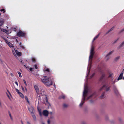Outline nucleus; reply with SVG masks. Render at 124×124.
<instances>
[{
  "mask_svg": "<svg viewBox=\"0 0 124 124\" xmlns=\"http://www.w3.org/2000/svg\"><path fill=\"white\" fill-rule=\"evenodd\" d=\"M123 73L122 72L121 73L119 77L117 79L118 80H119L120 79H122L123 75Z\"/></svg>",
  "mask_w": 124,
  "mask_h": 124,
  "instance_id": "obj_11",
  "label": "nucleus"
},
{
  "mask_svg": "<svg viewBox=\"0 0 124 124\" xmlns=\"http://www.w3.org/2000/svg\"><path fill=\"white\" fill-rule=\"evenodd\" d=\"M124 71V69L123 70Z\"/></svg>",
  "mask_w": 124,
  "mask_h": 124,
  "instance_id": "obj_56",
  "label": "nucleus"
},
{
  "mask_svg": "<svg viewBox=\"0 0 124 124\" xmlns=\"http://www.w3.org/2000/svg\"><path fill=\"white\" fill-rule=\"evenodd\" d=\"M17 72L19 75V76L20 77H21V78L22 77V75L21 74V73L20 72H19V71H18Z\"/></svg>",
  "mask_w": 124,
  "mask_h": 124,
  "instance_id": "obj_18",
  "label": "nucleus"
},
{
  "mask_svg": "<svg viewBox=\"0 0 124 124\" xmlns=\"http://www.w3.org/2000/svg\"><path fill=\"white\" fill-rule=\"evenodd\" d=\"M123 73L122 72L121 73L119 77L117 79L118 80H119L120 79H122L123 75Z\"/></svg>",
  "mask_w": 124,
  "mask_h": 124,
  "instance_id": "obj_10",
  "label": "nucleus"
},
{
  "mask_svg": "<svg viewBox=\"0 0 124 124\" xmlns=\"http://www.w3.org/2000/svg\"><path fill=\"white\" fill-rule=\"evenodd\" d=\"M102 88H101V89H100V90H101V89H102Z\"/></svg>",
  "mask_w": 124,
  "mask_h": 124,
  "instance_id": "obj_48",
  "label": "nucleus"
},
{
  "mask_svg": "<svg viewBox=\"0 0 124 124\" xmlns=\"http://www.w3.org/2000/svg\"><path fill=\"white\" fill-rule=\"evenodd\" d=\"M25 89L26 91H27V89H26V87H25Z\"/></svg>",
  "mask_w": 124,
  "mask_h": 124,
  "instance_id": "obj_45",
  "label": "nucleus"
},
{
  "mask_svg": "<svg viewBox=\"0 0 124 124\" xmlns=\"http://www.w3.org/2000/svg\"><path fill=\"white\" fill-rule=\"evenodd\" d=\"M17 35L18 36L20 37L24 36L25 35V34L21 31H20L17 33Z\"/></svg>",
  "mask_w": 124,
  "mask_h": 124,
  "instance_id": "obj_7",
  "label": "nucleus"
},
{
  "mask_svg": "<svg viewBox=\"0 0 124 124\" xmlns=\"http://www.w3.org/2000/svg\"><path fill=\"white\" fill-rule=\"evenodd\" d=\"M83 102H81V103L80 104L79 106L80 107H81L82 105H83Z\"/></svg>",
  "mask_w": 124,
  "mask_h": 124,
  "instance_id": "obj_29",
  "label": "nucleus"
},
{
  "mask_svg": "<svg viewBox=\"0 0 124 124\" xmlns=\"http://www.w3.org/2000/svg\"><path fill=\"white\" fill-rule=\"evenodd\" d=\"M35 66V68L36 69H37L38 68H37V66L36 65H35V66Z\"/></svg>",
  "mask_w": 124,
  "mask_h": 124,
  "instance_id": "obj_33",
  "label": "nucleus"
},
{
  "mask_svg": "<svg viewBox=\"0 0 124 124\" xmlns=\"http://www.w3.org/2000/svg\"><path fill=\"white\" fill-rule=\"evenodd\" d=\"M89 99V98H88V99Z\"/></svg>",
  "mask_w": 124,
  "mask_h": 124,
  "instance_id": "obj_55",
  "label": "nucleus"
},
{
  "mask_svg": "<svg viewBox=\"0 0 124 124\" xmlns=\"http://www.w3.org/2000/svg\"><path fill=\"white\" fill-rule=\"evenodd\" d=\"M29 111L31 112L32 114H33L34 109L32 107L29 108Z\"/></svg>",
  "mask_w": 124,
  "mask_h": 124,
  "instance_id": "obj_9",
  "label": "nucleus"
},
{
  "mask_svg": "<svg viewBox=\"0 0 124 124\" xmlns=\"http://www.w3.org/2000/svg\"><path fill=\"white\" fill-rule=\"evenodd\" d=\"M22 89L23 90V92H24V89L23 88V86H22Z\"/></svg>",
  "mask_w": 124,
  "mask_h": 124,
  "instance_id": "obj_35",
  "label": "nucleus"
},
{
  "mask_svg": "<svg viewBox=\"0 0 124 124\" xmlns=\"http://www.w3.org/2000/svg\"><path fill=\"white\" fill-rule=\"evenodd\" d=\"M106 87V86H103V87Z\"/></svg>",
  "mask_w": 124,
  "mask_h": 124,
  "instance_id": "obj_49",
  "label": "nucleus"
},
{
  "mask_svg": "<svg viewBox=\"0 0 124 124\" xmlns=\"http://www.w3.org/2000/svg\"><path fill=\"white\" fill-rule=\"evenodd\" d=\"M4 23V21L3 20H0V29H1L0 27Z\"/></svg>",
  "mask_w": 124,
  "mask_h": 124,
  "instance_id": "obj_13",
  "label": "nucleus"
},
{
  "mask_svg": "<svg viewBox=\"0 0 124 124\" xmlns=\"http://www.w3.org/2000/svg\"><path fill=\"white\" fill-rule=\"evenodd\" d=\"M20 96L23 98H24V97L23 94L21 93H19V94Z\"/></svg>",
  "mask_w": 124,
  "mask_h": 124,
  "instance_id": "obj_15",
  "label": "nucleus"
},
{
  "mask_svg": "<svg viewBox=\"0 0 124 124\" xmlns=\"http://www.w3.org/2000/svg\"><path fill=\"white\" fill-rule=\"evenodd\" d=\"M106 91H108L109 90V87H106Z\"/></svg>",
  "mask_w": 124,
  "mask_h": 124,
  "instance_id": "obj_25",
  "label": "nucleus"
},
{
  "mask_svg": "<svg viewBox=\"0 0 124 124\" xmlns=\"http://www.w3.org/2000/svg\"><path fill=\"white\" fill-rule=\"evenodd\" d=\"M46 71H49V70L48 69H47Z\"/></svg>",
  "mask_w": 124,
  "mask_h": 124,
  "instance_id": "obj_47",
  "label": "nucleus"
},
{
  "mask_svg": "<svg viewBox=\"0 0 124 124\" xmlns=\"http://www.w3.org/2000/svg\"><path fill=\"white\" fill-rule=\"evenodd\" d=\"M47 122L49 124V123H50V121H49V120H48V121H47Z\"/></svg>",
  "mask_w": 124,
  "mask_h": 124,
  "instance_id": "obj_41",
  "label": "nucleus"
},
{
  "mask_svg": "<svg viewBox=\"0 0 124 124\" xmlns=\"http://www.w3.org/2000/svg\"><path fill=\"white\" fill-rule=\"evenodd\" d=\"M1 30L2 31L8 34V31L7 30H6L3 29H2Z\"/></svg>",
  "mask_w": 124,
  "mask_h": 124,
  "instance_id": "obj_12",
  "label": "nucleus"
},
{
  "mask_svg": "<svg viewBox=\"0 0 124 124\" xmlns=\"http://www.w3.org/2000/svg\"><path fill=\"white\" fill-rule=\"evenodd\" d=\"M94 94H92V95H91L89 97H92L93 96V95Z\"/></svg>",
  "mask_w": 124,
  "mask_h": 124,
  "instance_id": "obj_40",
  "label": "nucleus"
},
{
  "mask_svg": "<svg viewBox=\"0 0 124 124\" xmlns=\"http://www.w3.org/2000/svg\"><path fill=\"white\" fill-rule=\"evenodd\" d=\"M12 52L13 54L16 58H17V55L19 56H20L21 55V53L16 50V48L15 49L13 50Z\"/></svg>",
  "mask_w": 124,
  "mask_h": 124,
  "instance_id": "obj_3",
  "label": "nucleus"
},
{
  "mask_svg": "<svg viewBox=\"0 0 124 124\" xmlns=\"http://www.w3.org/2000/svg\"><path fill=\"white\" fill-rule=\"evenodd\" d=\"M9 94L10 95H11L10 93H9Z\"/></svg>",
  "mask_w": 124,
  "mask_h": 124,
  "instance_id": "obj_52",
  "label": "nucleus"
},
{
  "mask_svg": "<svg viewBox=\"0 0 124 124\" xmlns=\"http://www.w3.org/2000/svg\"><path fill=\"white\" fill-rule=\"evenodd\" d=\"M0 10L1 11H4V12H3L4 13H5V9H1Z\"/></svg>",
  "mask_w": 124,
  "mask_h": 124,
  "instance_id": "obj_28",
  "label": "nucleus"
},
{
  "mask_svg": "<svg viewBox=\"0 0 124 124\" xmlns=\"http://www.w3.org/2000/svg\"><path fill=\"white\" fill-rule=\"evenodd\" d=\"M43 115L45 116H47L48 115V112L47 110H44L43 112Z\"/></svg>",
  "mask_w": 124,
  "mask_h": 124,
  "instance_id": "obj_6",
  "label": "nucleus"
},
{
  "mask_svg": "<svg viewBox=\"0 0 124 124\" xmlns=\"http://www.w3.org/2000/svg\"><path fill=\"white\" fill-rule=\"evenodd\" d=\"M113 75V74L112 73H110L109 74V77H112Z\"/></svg>",
  "mask_w": 124,
  "mask_h": 124,
  "instance_id": "obj_32",
  "label": "nucleus"
},
{
  "mask_svg": "<svg viewBox=\"0 0 124 124\" xmlns=\"http://www.w3.org/2000/svg\"><path fill=\"white\" fill-rule=\"evenodd\" d=\"M88 89L87 87H85L84 88V90L83 92V96L84 99L85 98V97L87 93L88 92Z\"/></svg>",
  "mask_w": 124,
  "mask_h": 124,
  "instance_id": "obj_5",
  "label": "nucleus"
},
{
  "mask_svg": "<svg viewBox=\"0 0 124 124\" xmlns=\"http://www.w3.org/2000/svg\"><path fill=\"white\" fill-rule=\"evenodd\" d=\"M104 93H103L101 95V96L100 97L102 98H103V97H104Z\"/></svg>",
  "mask_w": 124,
  "mask_h": 124,
  "instance_id": "obj_22",
  "label": "nucleus"
},
{
  "mask_svg": "<svg viewBox=\"0 0 124 124\" xmlns=\"http://www.w3.org/2000/svg\"><path fill=\"white\" fill-rule=\"evenodd\" d=\"M25 99H26V100L27 101V102L28 104L29 105H30V103L29 101V100L28 99V98L26 96H25Z\"/></svg>",
  "mask_w": 124,
  "mask_h": 124,
  "instance_id": "obj_14",
  "label": "nucleus"
},
{
  "mask_svg": "<svg viewBox=\"0 0 124 124\" xmlns=\"http://www.w3.org/2000/svg\"><path fill=\"white\" fill-rule=\"evenodd\" d=\"M105 119L106 121H108L109 120V118L108 117H106L105 118Z\"/></svg>",
  "mask_w": 124,
  "mask_h": 124,
  "instance_id": "obj_27",
  "label": "nucleus"
},
{
  "mask_svg": "<svg viewBox=\"0 0 124 124\" xmlns=\"http://www.w3.org/2000/svg\"><path fill=\"white\" fill-rule=\"evenodd\" d=\"M63 106L64 108H66L68 107V105L66 104H64L63 105Z\"/></svg>",
  "mask_w": 124,
  "mask_h": 124,
  "instance_id": "obj_21",
  "label": "nucleus"
},
{
  "mask_svg": "<svg viewBox=\"0 0 124 124\" xmlns=\"http://www.w3.org/2000/svg\"><path fill=\"white\" fill-rule=\"evenodd\" d=\"M16 84L17 85V86H18V85L17 83V82L16 81L15 82Z\"/></svg>",
  "mask_w": 124,
  "mask_h": 124,
  "instance_id": "obj_38",
  "label": "nucleus"
},
{
  "mask_svg": "<svg viewBox=\"0 0 124 124\" xmlns=\"http://www.w3.org/2000/svg\"><path fill=\"white\" fill-rule=\"evenodd\" d=\"M98 37V36H96L93 39V42L95 39H96Z\"/></svg>",
  "mask_w": 124,
  "mask_h": 124,
  "instance_id": "obj_23",
  "label": "nucleus"
},
{
  "mask_svg": "<svg viewBox=\"0 0 124 124\" xmlns=\"http://www.w3.org/2000/svg\"><path fill=\"white\" fill-rule=\"evenodd\" d=\"M50 113L51 115H52L53 114V113L52 112H50Z\"/></svg>",
  "mask_w": 124,
  "mask_h": 124,
  "instance_id": "obj_43",
  "label": "nucleus"
},
{
  "mask_svg": "<svg viewBox=\"0 0 124 124\" xmlns=\"http://www.w3.org/2000/svg\"><path fill=\"white\" fill-rule=\"evenodd\" d=\"M81 124H86L85 122L83 121L81 122Z\"/></svg>",
  "mask_w": 124,
  "mask_h": 124,
  "instance_id": "obj_31",
  "label": "nucleus"
},
{
  "mask_svg": "<svg viewBox=\"0 0 124 124\" xmlns=\"http://www.w3.org/2000/svg\"><path fill=\"white\" fill-rule=\"evenodd\" d=\"M42 124H44V123H43Z\"/></svg>",
  "mask_w": 124,
  "mask_h": 124,
  "instance_id": "obj_53",
  "label": "nucleus"
},
{
  "mask_svg": "<svg viewBox=\"0 0 124 124\" xmlns=\"http://www.w3.org/2000/svg\"><path fill=\"white\" fill-rule=\"evenodd\" d=\"M19 45L21 46H22V43L21 42H20L19 44Z\"/></svg>",
  "mask_w": 124,
  "mask_h": 124,
  "instance_id": "obj_39",
  "label": "nucleus"
},
{
  "mask_svg": "<svg viewBox=\"0 0 124 124\" xmlns=\"http://www.w3.org/2000/svg\"><path fill=\"white\" fill-rule=\"evenodd\" d=\"M10 75L12 76H14L13 74L12 73H10Z\"/></svg>",
  "mask_w": 124,
  "mask_h": 124,
  "instance_id": "obj_37",
  "label": "nucleus"
},
{
  "mask_svg": "<svg viewBox=\"0 0 124 124\" xmlns=\"http://www.w3.org/2000/svg\"><path fill=\"white\" fill-rule=\"evenodd\" d=\"M27 124H31L29 122H27Z\"/></svg>",
  "mask_w": 124,
  "mask_h": 124,
  "instance_id": "obj_42",
  "label": "nucleus"
},
{
  "mask_svg": "<svg viewBox=\"0 0 124 124\" xmlns=\"http://www.w3.org/2000/svg\"><path fill=\"white\" fill-rule=\"evenodd\" d=\"M32 60L33 61H34L35 60V59H32Z\"/></svg>",
  "mask_w": 124,
  "mask_h": 124,
  "instance_id": "obj_46",
  "label": "nucleus"
},
{
  "mask_svg": "<svg viewBox=\"0 0 124 124\" xmlns=\"http://www.w3.org/2000/svg\"><path fill=\"white\" fill-rule=\"evenodd\" d=\"M123 79H124V78H123Z\"/></svg>",
  "mask_w": 124,
  "mask_h": 124,
  "instance_id": "obj_54",
  "label": "nucleus"
},
{
  "mask_svg": "<svg viewBox=\"0 0 124 124\" xmlns=\"http://www.w3.org/2000/svg\"><path fill=\"white\" fill-rule=\"evenodd\" d=\"M34 88L37 93H39V88L38 86L37 85H34Z\"/></svg>",
  "mask_w": 124,
  "mask_h": 124,
  "instance_id": "obj_8",
  "label": "nucleus"
},
{
  "mask_svg": "<svg viewBox=\"0 0 124 124\" xmlns=\"http://www.w3.org/2000/svg\"><path fill=\"white\" fill-rule=\"evenodd\" d=\"M7 96H8V98L9 99H10V98L9 96V95H7Z\"/></svg>",
  "mask_w": 124,
  "mask_h": 124,
  "instance_id": "obj_44",
  "label": "nucleus"
},
{
  "mask_svg": "<svg viewBox=\"0 0 124 124\" xmlns=\"http://www.w3.org/2000/svg\"><path fill=\"white\" fill-rule=\"evenodd\" d=\"M33 69V68H30V70L31 71H33V70H32Z\"/></svg>",
  "mask_w": 124,
  "mask_h": 124,
  "instance_id": "obj_36",
  "label": "nucleus"
},
{
  "mask_svg": "<svg viewBox=\"0 0 124 124\" xmlns=\"http://www.w3.org/2000/svg\"><path fill=\"white\" fill-rule=\"evenodd\" d=\"M37 108L39 112V111H41V109H39L38 107Z\"/></svg>",
  "mask_w": 124,
  "mask_h": 124,
  "instance_id": "obj_34",
  "label": "nucleus"
},
{
  "mask_svg": "<svg viewBox=\"0 0 124 124\" xmlns=\"http://www.w3.org/2000/svg\"><path fill=\"white\" fill-rule=\"evenodd\" d=\"M7 29H8V27H7Z\"/></svg>",
  "mask_w": 124,
  "mask_h": 124,
  "instance_id": "obj_50",
  "label": "nucleus"
},
{
  "mask_svg": "<svg viewBox=\"0 0 124 124\" xmlns=\"http://www.w3.org/2000/svg\"><path fill=\"white\" fill-rule=\"evenodd\" d=\"M3 39L7 44L10 47V48L12 49V50H13L15 49L16 48L13 43L10 42L5 39L3 38Z\"/></svg>",
  "mask_w": 124,
  "mask_h": 124,
  "instance_id": "obj_2",
  "label": "nucleus"
},
{
  "mask_svg": "<svg viewBox=\"0 0 124 124\" xmlns=\"http://www.w3.org/2000/svg\"><path fill=\"white\" fill-rule=\"evenodd\" d=\"M10 116H11V115L10 114Z\"/></svg>",
  "mask_w": 124,
  "mask_h": 124,
  "instance_id": "obj_51",
  "label": "nucleus"
},
{
  "mask_svg": "<svg viewBox=\"0 0 124 124\" xmlns=\"http://www.w3.org/2000/svg\"><path fill=\"white\" fill-rule=\"evenodd\" d=\"M45 78L41 79L42 82L46 85L49 86L52 84L51 79L47 77H45Z\"/></svg>",
  "mask_w": 124,
  "mask_h": 124,
  "instance_id": "obj_1",
  "label": "nucleus"
},
{
  "mask_svg": "<svg viewBox=\"0 0 124 124\" xmlns=\"http://www.w3.org/2000/svg\"><path fill=\"white\" fill-rule=\"evenodd\" d=\"M94 50V47H92L91 49L90 55L89 58V60L92 58L93 57V55L94 54V52H93Z\"/></svg>",
  "mask_w": 124,
  "mask_h": 124,
  "instance_id": "obj_4",
  "label": "nucleus"
},
{
  "mask_svg": "<svg viewBox=\"0 0 124 124\" xmlns=\"http://www.w3.org/2000/svg\"><path fill=\"white\" fill-rule=\"evenodd\" d=\"M23 81L24 82V84H25V85L26 86H27V84H26V82L25 81V80H23Z\"/></svg>",
  "mask_w": 124,
  "mask_h": 124,
  "instance_id": "obj_30",
  "label": "nucleus"
},
{
  "mask_svg": "<svg viewBox=\"0 0 124 124\" xmlns=\"http://www.w3.org/2000/svg\"><path fill=\"white\" fill-rule=\"evenodd\" d=\"M113 52V51H111L109 52L106 55V56H108V55H110Z\"/></svg>",
  "mask_w": 124,
  "mask_h": 124,
  "instance_id": "obj_17",
  "label": "nucleus"
},
{
  "mask_svg": "<svg viewBox=\"0 0 124 124\" xmlns=\"http://www.w3.org/2000/svg\"><path fill=\"white\" fill-rule=\"evenodd\" d=\"M124 45V41L122 42L119 45V48L121 47Z\"/></svg>",
  "mask_w": 124,
  "mask_h": 124,
  "instance_id": "obj_16",
  "label": "nucleus"
},
{
  "mask_svg": "<svg viewBox=\"0 0 124 124\" xmlns=\"http://www.w3.org/2000/svg\"><path fill=\"white\" fill-rule=\"evenodd\" d=\"M32 115L34 119L35 120H36V118L35 116L34 115V114H32Z\"/></svg>",
  "mask_w": 124,
  "mask_h": 124,
  "instance_id": "obj_19",
  "label": "nucleus"
},
{
  "mask_svg": "<svg viewBox=\"0 0 124 124\" xmlns=\"http://www.w3.org/2000/svg\"><path fill=\"white\" fill-rule=\"evenodd\" d=\"M39 113L40 116H42V115L41 112V111H39Z\"/></svg>",
  "mask_w": 124,
  "mask_h": 124,
  "instance_id": "obj_24",
  "label": "nucleus"
},
{
  "mask_svg": "<svg viewBox=\"0 0 124 124\" xmlns=\"http://www.w3.org/2000/svg\"><path fill=\"white\" fill-rule=\"evenodd\" d=\"M16 91L17 92L18 94H19V93H20V92L19 91V90L17 89H16Z\"/></svg>",
  "mask_w": 124,
  "mask_h": 124,
  "instance_id": "obj_26",
  "label": "nucleus"
},
{
  "mask_svg": "<svg viewBox=\"0 0 124 124\" xmlns=\"http://www.w3.org/2000/svg\"><path fill=\"white\" fill-rule=\"evenodd\" d=\"M35 103L36 104L38 105L39 103V102L38 100H36L35 101Z\"/></svg>",
  "mask_w": 124,
  "mask_h": 124,
  "instance_id": "obj_20",
  "label": "nucleus"
}]
</instances>
